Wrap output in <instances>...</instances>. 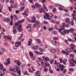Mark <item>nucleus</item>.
Here are the masks:
<instances>
[{
	"label": "nucleus",
	"mask_w": 76,
	"mask_h": 76,
	"mask_svg": "<svg viewBox=\"0 0 76 76\" xmlns=\"http://www.w3.org/2000/svg\"><path fill=\"white\" fill-rule=\"evenodd\" d=\"M45 15L46 16H45V15H44V18L45 19H48V20H49V19H50V15H48V13H45Z\"/></svg>",
	"instance_id": "obj_5"
},
{
	"label": "nucleus",
	"mask_w": 76,
	"mask_h": 76,
	"mask_svg": "<svg viewBox=\"0 0 76 76\" xmlns=\"http://www.w3.org/2000/svg\"><path fill=\"white\" fill-rule=\"evenodd\" d=\"M57 10L55 8H54V10H53V12L55 13V12H56Z\"/></svg>",
	"instance_id": "obj_42"
},
{
	"label": "nucleus",
	"mask_w": 76,
	"mask_h": 76,
	"mask_svg": "<svg viewBox=\"0 0 76 76\" xmlns=\"http://www.w3.org/2000/svg\"><path fill=\"white\" fill-rule=\"evenodd\" d=\"M10 71H12V72H15V69H10Z\"/></svg>",
	"instance_id": "obj_37"
},
{
	"label": "nucleus",
	"mask_w": 76,
	"mask_h": 76,
	"mask_svg": "<svg viewBox=\"0 0 76 76\" xmlns=\"http://www.w3.org/2000/svg\"><path fill=\"white\" fill-rule=\"evenodd\" d=\"M32 28H30V29L29 30V32H32Z\"/></svg>",
	"instance_id": "obj_57"
},
{
	"label": "nucleus",
	"mask_w": 76,
	"mask_h": 76,
	"mask_svg": "<svg viewBox=\"0 0 76 76\" xmlns=\"http://www.w3.org/2000/svg\"><path fill=\"white\" fill-rule=\"evenodd\" d=\"M69 71H73L74 70V69L73 68H70L69 69Z\"/></svg>",
	"instance_id": "obj_44"
},
{
	"label": "nucleus",
	"mask_w": 76,
	"mask_h": 76,
	"mask_svg": "<svg viewBox=\"0 0 76 76\" xmlns=\"http://www.w3.org/2000/svg\"><path fill=\"white\" fill-rule=\"evenodd\" d=\"M6 20L7 23H9L10 22V19L9 18H7L6 19Z\"/></svg>",
	"instance_id": "obj_30"
},
{
	"label": "nucleus",
	"mask_w": 76,
	"mask_h": 76,
	"mask_svg": "<svg viewBox=\"0 0 76 76\" xmlns=\"http://www.w3.org/2000/svg\"><path fill=\"white\" fill-rule=\"evenodd\" d=\"M10 18L12 20H13V15H11L10 16Z\"/></svg>",
	"instance_id": "obj_45"
},
{
	"label": "nucleus",
	"mask_w": 76,
	"mask_h": 76,
	"mask_svg": "<svg viewBox=\"0 0 76 76\" xmlns=\"http://www.w3.org/2000/svg\"><path fill=\"white\" fill-rule=\"evenodd\" d=\"M53 34H54L55 35H56V31H53Z\"/></svg>",
	"instance_id": "obj_51"
},
{
	"label": "nucleus",
	"mask_w": 76,
	"mask_h": 76,
	"mask_svg": "<svg viewBox=\"0 0 76 76\" xmlns=\"http://www.w3.org/2000/svg\"><path fill=\"white\" fill-rule=\"evenodd\" d=\"M36 40L37 41V42L39 43V44L41 43V41H40V39H36Z\"/></svg>",
	"instance_id": "obj_20"
},
{
	"label": "nucleus",
	"mask_w": 76,
	"mask_h": 76,
	"mask_svg": "<svg viewBox=\"0 0 76 76\" xmlns=\"http://www.w3.org/2000/svg\"><path fill=\"white\" fill-rule=\"evenodd\" d=\"M60 61L61 63H63V60H62V59L61 58L60 59Z\"/></svg>",
	"instance_id": "obj_55"
},
{
	"label": "nucleus",
	"mask_w": 76,
	"mask_h": 76,
	"mask_svg": "<svg viewBox=\"0 0 76 76\" xmlns=\"http://www.w3.org/2000/svg\"><path fill=\"white\" fill-rule=\"evenodd\" d=\"M61 34L62 35H65L66 34V33H65L64 31L62 32L61 33Z\"/></svg>",
	"instance_id": "obj_23"
},
{
	"label": "nucleus",
	"mask_w": 76,
	"mask_h": 76,
	"mask_svg": "<svg viewBox=\"0 0 76 76\" xmlns=\"http://www.w3.org/2000/svg\"><path fill=\"white\" fill-rule=\"evenodd\" d=\"M52 43L54 45H56L57 44V42L56 41H52Z\"/></svg>",
	"instance_id": "obj_33"
},
{
	"label": "nucleus",
	"mask_w": 76,
	"mask_h": 76,
	"mask_svg": "<svg viewBox=\"0 0 76 76\" xmlns=\"http://www.w3.org/2000/svg\"><path fill=\"white\" fill-rule=\"evenodd\" d=\"M53 38L54 40H56V39H58V38L56 37H54Z\"/></svg>",
	"instance_id": "obj_60"
},
{
	"label": "nucleus",
	"mask_w": 76,
	"mask_h": 76,
	"mask_svg": "<svg viewBox=\"0 0 76 76\" xmlns=\"http://www.w3.org/2000/svg\"><path fill=\"white\" fill-rule=\"evenodd\" d=\"M68 41H70V42H72V39L71 38H69L68 39Z\"/></svg>",
	"instance_id": "obj_46"
},
{
	"label": "nucleus",
	"mask_w": 76,
	"mask_h": 76,
	"mask_svg": "<svg viewBox=\"0 0 76 76\" xmlns=\"http://www.w3.org/2000/svg\"><path fill=\"white\" fill-rule=\"evenodd\" d=\"M32 48L34 50H35L36 49V47H35V46H32Z\"/></svg>",
	"instance_id": "obj_53"
},
{
	"label": "nucleus",
	"mask_w": 76,
	"mask_h": 76,
	"mask_svg": "<svg viewBox=\"0 0 76 76\" xmlns=\"http://www.w3.org/2000/svg\"><path fill=\"white\" fill-rule=\"evenodd\" d=\"M25 66H26V65L25 64L23 65L22 66V69H24V68H25Z\"/></svg>",
	"instance_id": "obj_54"
},
{
	"label": "nucleus",
	"mask_w": 76,
	"mask_h": 76,
	"mask_svg": "<svg viewBox=\"0 0 76 76\" xmlns=\"http://www.w3.org/2000/svg\"><path fill=\"white\" fill-rule=\"evenodd\" d=\"M49 70L50 73H53V70H51V68H49Z\"/></svg>",
	"instance_id": "obj_41"
},
{
	"label": "nucleus",
	"mask_w": 76,
	"mask_h": 76,
	"mask_svg": "<svg viewBox=\"0 0 76 76\" xmlns=\"http://www.w3.org/2000/svg\"><path fill=\"white\" fill-rule=\"evenodd\" d=\"M58 9H59V10H63V8H62L60 7H59L58 8Z\"/></svg>",
	"instance_id": "obj_63"
},
{
	"label": "nucleus",
	"mask_w": 76,
	"mask_h": 76,
	"mask_svg": "<svg viewBox=\"0 0 76 76\" xmlns=\"http://www.w3.org/2000/svg\"><path fill=\"white\" fill-rule=\"evenodd\" d=\"M36 23L34 24L33 25V27H34V28H35L36 27V26L38 25V24H39V23Z\"/></svg>",
	"instance_id": "obj_19"
},
{
	"label": "nucleus",
	"mask_w": 76,
	"mask_h": 76,
	"mask_svg": "<svg viewBox=\"0 0 76 76\" xmlns=\"http://www.w3.org/2000/svg\"><path fill=\"white\" fill-rule=\"evenodd\" d=\"M63 62L64 65H66V63L64 61H63Z\"/></svg>",
	"instance_id": "obj_62"
},
{
	"label": "nucleus",
	"mask_w": 76,
	"mask_h": 76,
	"mask_svg": "<svg viewBox=\"0 0 76 76\" xmlns=\"http://www.w3.org/2000/svg\"><path fill=\"white\" fill-rule=\"evenodd\" d=\"M60 30H61V32L62 31L64 30V26L62 27L60 29Z\"/></svg>",
	"instance_id": "obj_29"
},
{
	"label": "nucleus",
	"mask_w": 76,
	"mask_h": 76,
	"mask_svg": "<svg viewBox=\"0 0 76 76\" xmlns=\"http://www.w3.org/2000/svg\"><path fill=\"white\" fill-rule=\"evenodd\" d=\"M45 66H47V67H48V66H49V64H48V62H45Z\"/></svg>",
	"instance_id": "obj_28"
},
{
	"label": "nucleus",
	"mask_w": 76,
	"mask_h": 76,
	"mask_svg": "<svg viewBox=\"0 0 76 76\" xmlns=\"http://www.w3.org/2000/svg\"><path fill=\"white\" fill-rule=\"evenodd\" d=\"M20 4V5H21V6H23V5H24L25 4H24V3H23V2H21Z\"/></svg>",
	"instance_id": "obj_52"
},
{
	"label": "nucleus",
	"mask_w": 76,
	"mask_h": 76,
	"mask_svg": "<svg viewBox=\"0 0 76 76\" xmlns=\"http://www.w3.org/2000/svg\"><path fill=\"white\" fill-rule=\"evenodd\" d=\"M54 61V60L53 59H51L50 60V63L51 64H53V62Z\"/></svg>",
	"instance_id": "obj_38"
},
{
	"label": "nucleus",
	"mask_w": 76,
	"mask_h": 76,
	"mask_svg": "<svg viewBox=\"0 0 76 76\" xmlns=\"http://www.w3.org/2000/svg\"><path fill=\"white\" fill-rule=\"evenodd\" d=\"M15 26H13V33L14 34H16V33L17 32V31H16V28H15Z\"/></svg>",
	"instance_id": "obj_10"
},
{
	"label": "nucleus",
	"mask_w": 76,
	"mask_h": 76,
	"mask_svg": "<svg viewBox=\"0 0 76 76\" xmlns=\"http://www.w3.org/2000/svg\"><path fill=\"white\" fill-rule=\"evenodd\" d=\"M62 52L63 54H66V53H67V51H66L65 50H62Z\"/></svg>",
	"instance_id": "obj_27"
},
{
	"label": "nucleus",
	"mask_w": 76,
	"mask_h": 76,
	"mask_svg": "<svg viewBox=\"0 0 76 76\" xmlns=\"http://www.w3.org/2000/svg\"><path fill=\"white\" fill-rule=\"evenodd\" d=\"M23 21H24V20H20L18 21V23H15V26L16 28H18V27L19 26V27L18 28V30L20 32H21V30H22V28H20V27H22V25L20 24L21 23H23Z\"/></svg>",
	"instance_id": "obj_1"
},
{
	"label": "nucleus",
	"mask_w": 76,
	"mask_h": 76,
	"mask_svg": "<svg viewBox=\"0 0 76 76\" xmlns=\"http://www.w3.org/2000/svg\"><path fill=\"white\" fill-rule=\"evenodd\" d=\"M15 69H16L17 73H18V75L19 76L21 74L20 73V70H19V67L17 66L16 68H15Z\"/></svg>",
	"instance_id": "obj_6"
},
{
	"label": "nucleus",
	"mask_w": 76,
	"mask_h": 76,
	"mask_svg": "<svg viewBox=\"0 0 76 76\" xmlns=\"http://www.w3.org/2000/svg\"><path fill=\"white\" fill-rule=\"evenodd\" d=\"M35 6L37 8H39V7H41V4H39L38 3H36L35 4Z\"/></svg>",
	"instance_id": "obj_9"
},
{
	"label": "nucleus",
	"mask_w": 76,
	"mask_h": 76,
	"mask_svg": "<svg viewBox=\"0 0 76 76\" xmlns=\"http://www.w3.org/2000/svg\"><path fill=\"white\" fill-rule=\"evenodd\" d=\"M55 29H56V30H58L59 33H61V30L60 29L58 28L55 27Z\"/></svg>",
	"instance_id": "obj_16"
},
{
	"label": "nucleus",
	"mask_w": 76,
	"mask_h": 76,
	"mask_svg": "<svg viewBox=\"0 0 76 76\" xmlns=\"http://www.w3.org/2000/svg\"><path fill=\"white\" fill-rule=\"evenodd\" d=\"M24 9H25V7H21L20 8V10H23Z\"/></svg>",
	"instance_id": "obj_35"
},
{
	"label": "nucleus",
	"mask_w": 76,
	"mask_h": 76,
	"mask_svg": "<svg viewBox=\"0 0 76 76\" xmlns=\"http://www.w3.org/2000/svg\"><path fill=\"white\" fill-rule=\"evenodd\" d=\"M32 42V39H30L29 41L28 42V46H31V42Z\"/></svg>",
	"instance_id": "obj_12"
},
{
	"label": "nucleus",
	"mask_w": 76,
	"mask_h": 76,
	"mask_svg": "<svg viewBox=\"0 0 76 76\" xmlns=\"http://www.w3.org/2000/svg\"><path fill=\"white\" fill-rule=\"evenodd\" d=\"M68 50H68V51L69 53H71L72 52V50H70V49L68 48Z\"/></svg>",
	"instance_id": "obj_34"
},
{
	"label": "nucleus",
	"mask_w": 76,
	"mask_h": 76,
	"mask_svg": "<svg viewBox=\"0 0 76 76\" xmlns=\"http://www.w3.org/2000/svg\"><path fill=\"white\" fill-rule=\"evenodd\" d=\"M0 66L1 67L0 68L1 70H2L0 72L1 73V74H3V75H5V72H6V71L5 69H3V64H0Z\"/></svg>",
	"instance_id": "obj_2"
},
{
	"label": "nucleus",
	"mask_w": 76,
	"mask_h": 76,
	"mask_svg": "<svg viewBox=\"0 0 76 76\" xmlns=\"http://www.w3.org/2000/svg\"><path fill=\"white\" fill-rule=\"evenodd\" d=\"M32 20H31V22L32 23H39V22L38 21L36 20V17L35 16H33L32 17Z\"/></svg>",
	"instance_id": "obj_3"
},
{
	"label": "nucleus",
	"mask_w": 76,
	"mask_h": 76,
	"mask_svg": "<svg viewBox=\"0 0 76 76\" xmlns=\"http://www.w3.org/2000/svg\"><path fill=\"white\" fill-rule=\"evenodd\" d=\"M35 53H37V54H39V51H34Z\"/></svg>",
	"instance_id": "obj_43"
},
{
	"label": "nucleus",
	"mask_w": 76,
	"mask_h": 76,
	"mask_svg": "<svg viewBox=\"0 0 76 76\" xmlns=\"http://www.w3.org/2000/svg\"><path fill=\"white\" fill-rule=\"evenodd\" d=\"M39 51H41V52H44V49H42L41 48H39Z\"/></svg>",
	"instance_id": "obj_25"
},
{
	"label": "nucleus",
	"mask_w": 76,
	"mask_h": 76,
	"mask_svg": "<svg viewBox=\"0 0 76 76\" xmlns=\"http://www.w3.org/2000/svg\"><path fill=\"white\" fill-rule=\"evenodd\" d=\"M63 25L64 26H65V27H66V28H68V27H69V26H70L69 25H68V24L66 25V24H65V23H63Z\"/></svg>",
	"instance_id": "obj_17"
},
{
	"label": "nucleus",
	"mask_w": 76,
	"mask_h": 76,
	"mask_svg": "<svg viewBox=\"0 0 76 76\" xmlns=\"http://www.w3.org/2000/svg\"><path fill=\"white\" fill-rule=\"evenodd\" d=\"M12 37L11 36L8 35L7 36L6 39H7L10 40V39H12Z\"/></svg>",
	"instance_id": "obj_13"
},
{
	"label": "nucleus",
	"mask_w": 76,
	"mask_h": 76,
	"mask_svg": "<svg viewBox=\"0 0 76 76\" xmlns=\"http://www.w3.org/2000/svg\"><path fill=\"white\" fill-rule=\"evenodd\" d=\"M64 31L65 32V33H68L69 32V31L68 30H64Z\"/></svg>",
	"instance_id": "obj_49"
},
{
	"label": "nucleus",
	"mask_w": 76,
	"mask_h": 76,
	"mask_svg": "<svg viewBox=\"0 0 76 76\" xmlns=\"http://www.w3.org/2000/svg\"><path fill=\"white\" fill-rule=\"evenodd\" d=\"M13 16H14V18L15 19V20H18V17H17V16L15 14Z\"/></svg>",
	"instance_id": "obj_18"
},
{
	"label": "nucleus",
	"mask_w": 76,
	"mask_h": 76,
	"mask_svg": "<svg viewBox=\"0 0 76 76\" xmlns=\"http://www.w3.org/2000/svg\"><path fill=\"white\" fill-rule=\"evenodd\" d=\"M10 2L12 4H13L14 3V1H13V0H11Z\"/></svg>",
	"instance_id": "obj_50"
},
{
	"label": "nucleus",
	"mask_w": 76,
	"mask_h": 76,
	"mask_svg": "<svg viewBox=\"0 0 76 76\" xmlns=\"http://www.w3.org/2000/svg\"><path fill=\"white\" fill-rule=\"evenodd\" d=\"M69 46H71V47H72V46H73V47H75V45L73 44H71V45H69Z\"/></svg>",
	"instance_id": "obj_61"
},
{
	"label": "nucleus",
	"mask_w": 76,
	"mask_h": 76,
	"mask_svg": "<svg viewBox=\"0 0 76 76\" xmlns=\"http://www.w3.org/2000/svg\"><path fill=\"white\" fill-rule=\"evenodd\" d=\"M12 24H13V22L12 21H11L10 23V25H12Z\"/></svg>",
	"instance_id": "obj_64"
},
{
	"label": "nucleus",
	"mask_w": 76,
	"mask_h": 76,
	"mask_svg": "<svg viewBox=\"0 0 76 76\" xmlns=\"http://www.w3.org/2000/svg\"><path fill=\"white\" fill-rule=\"evenodd\" d=\"M55 69L58 72H59V71H60V68H59V67H58V66H55Z\"/></svg>",
	"instance_id": "obj_14"
},
{
	"label": "nucleus",
	"mask_w": 76,
	"mask_h": 76,
	"mask_svg": "<svg viewBox=\"0 0 76 76\" xmlns=\"http://www.w3.org/2000/svg\"><path fill=\"white\" fill-rule=\"evenodd\" d=\"M32 8H33V9H35V6L34 5H32Z\"/></svg>",
	"instance_id": "obj_59"
},
{
	"label": "nucleus",
	"mask_w": 76,
	"mask_h": 76,
	"mask_svg": "<svg viewBox=\"0 0 76 76\" xmlns=\"http://www.w3.org/2000/svg\"><path fill=\"white\" fill-rule=\"evenodd\" d=\"M75 66V64H74V63L73 62L70 63V67H73V66Z\"/></svg>",
	"instance_id": "obj_15"
},
{
	"label": "nucleus",
	"mask_w": 76,
	"mask_h": 76,
	"mask_svg": "<svg viewBox=\"0 0 76 76\" xmlns=\"http://www.w3.org/2000/svg\"><path fill=\"white\" fill-rule=\"evenodd\" d=\"M65 42L68 45H69V43L68 42V40H67L66 39L65 40Z\"/></svg>",
	"instance_id": "obj_39"
},
{
	"label": "nucleus",
	"mask_w": 76,
	"mask_h": 76,
	"mask_svg": "<svg viewBox=\"0 0 76 76\" xmlns=\"http://www.w3.org/2000/svg\"><path fill=\"white\" fill-rule=\"evenodd\" d=\"M74 30V29L73 28H71V29L69 30V31L70 32H71V33H72Z\"/></svg>",
	"instance_id": "obj_26"
},
{
	"label": "nucleus",
	"mask_w": 76,
	"mask_h": 76,
	"mask_svg": "<svg viewBox=\"0 0 76 76\" xmlns=\"http://www.w3.org/2000/svg\"><path fill=\"white\" fill-rule=\"evenodd\" d=\"M57 65L58 66H59L60 69L61 70V72H63L64 70V68L65 67V66L63 64L61 65L60 63H58L57 64Z\"/></svg>",
	"instance_id": "obj_4"
},
{
	"label": "nucleus",
	"mask_w": 76,
	"mask_h": 76,
	"mask_svg": "<svg viewBox=\"0 0 76 76\" xmlns=\"http://www.w3.org/2000/svg\"><path fill=\"white\" fill-rule=\"evenodd\" d=\"M39 72L38 71L36 72V75H39Z\"/></svg>",
	"instance_id": "obj_56"
},
{
	"label": "nucleus",
	"mask_w": 76,
	"mask_h": 76,
	"mask_svg": "<svg viewBox=\"0 0 76 76\" xmlns=\"http://www.w3.org/2000/svg\"><path fill=\"white\" fill-rule=\"evenodd\" d=\"M72 26H73V25H74V21L73 20H72Z\"/></svg>",
	"instance_id": "obj_48"
},
{
	"label": "nucleus",
	"mask_w": 76,
	"mask_h": 76,
	"mask_svg": "<svg viewBox=\"0 0 76 76\" xmlns=\"http://www.w3.org/2000/svg\"><path fill=\"white\" fill-rule=\"evenodd\" d=\"M8 9L10 12H12V10H11V7H8Z\"/></svg>",
	"instance_id": "obj_40"
},
{
	"label": "nucleus",
	"mask_w": 76,
	"mask_h": 76,
	"mask_svg": "<svg viewBox=\"0 0 76 76\" xmlns=\"http://www.w3.org/2000/svg\"><path fill=\"white\" fill-rule=\"evenodd\" d=\"M44 67H45V68H44V69L43 70H44V71H45V72H47V70H48V68H47L45 67V66H44Z\"/></svg>",
	"instance_id": "obj_24"
},
{
	"label": "nucleus",
	"mask_w": 76,
	"mask_h": 76,
	"mask_svg": "<svg viewBox=\"0 0 76 76\" xmlns=\"http://www.w3.org/2000/svg\"><path fill=\"white\" fill-rule=\"evenodd\" d=\"M72 61L73 62H74V63H75V64H76V58L75 59V60H74L73 59H72L71 60V59L69 60V62H70V63H72Z\"/></svg>",
	"instance_id": "obj_11"
},
{
	"label": "nucleus",
	"mask_w": 76,
	"mask_h": 76,
	"mask_svg": "<svg viewBox=\"0 0 76 76\" xmlns=\"http://www.w3.org/2000/svg\"><path fill=\"white\" fill-rule=\"evenodd\" d=\"M10 63V61H7L6 63H5L4 62V64L5 65H7V64H9Z\"/></svg>",
	"instance_id": "obj_22"
},
{
	"label": "nucleus",
	"mask_w": 76,
	"mask_h": 76,
	"mask_svg": "<svg viewBox=\"0 0 76 76\" xmlns=\"http://www.w3.org/2000/svg\"><path fill=\"white\" fill-rule=\"evenodd\" d=\"M2 51L4 53H5L6 51V50L4 48H2Z\"/></svg>",
	"instance_id": "obj_47"
},
{
	"label": "nucleus",
	"mask_w": 76,
	"mask_h": 76,
	"mask_svg": "<svg viewBox=\"0 0 76 76\" xmlns=\"http://www.w3.org/2000/svg\"><path fill=\"white\" fill-rule=\"evenodd\" d=\"M66 69H64V70L63 71V73H66Z\"/></svg>",
	"instance_id": "obj_58"
},
{
	"label": "nucleus",
	"mask_w": 76,
	"mask_h": 76,
	"mask_svg": "<svg viewBox=\"0 0 76 76\" xmlns=\"http://www.w3.org/2000/svg\"><path fill=\"white\" fill-rule=\"evenodd\" d=\"M29 54L31 57H33V56H34L33 53L32 52H30L29 53Z\"/></svg>",
	"instance_id": "obj_31"
},
{
	"label": "nucleus",
	"mask_w": 76,
	"mask_h": 76,
	"mask_svg": "<svg viewBox=\"0 0 76 76\" xmlns=\"http://www.w3.org/2000/svg\"><path fill=\"white\" fill-rule=\"evenodd\" d=\"M42 8H39V13H41L42 12Z\"/></svg>",
	"instance_id": "obj_21"
},
{
	"label": "nucleus",
	"mask_w": 76,
	"mask_h": 76,
	"mask_svg": "<svg viewBox=\"0 0 76 76\" xmlns=\"http://www.w3.org/2000/svg\"><path fill=\"white\" fill-rule=\"evenodd\" d=\"M20 45H21V42H17L15 43V45L16 47H18Z\"/></svg>",
	"instance_id": "obj_8"
},
{
	"label": "nucleus",
	"mask_w": 76,
	"mask_h": 76,
	"mask_svg": "<svg viewBox=\"0 0 76 76\" xmlns=\"http://www.w3.org/2000/svg\"><path fill=\"white\" fill-rule=\"evenodd\" d=\"M16 64L19 66H20L21 64L20 63V62L19 61H18V62Z\"/></svg>",
	"instance_id": "obj_32"
},
{
	"label": "nucleus",
	"mask_w": 76,
	"mask_h": 76,
	"mask_svg": "<svg viewBox=\"0 0 76 76\" xmlns=\"http://www.w3.org/2000/svg\"><path fill=\"white\" fill-rule=\"evenodd\" d=\"M50 51L51 52V53H55V50L52 49H50Z\"/></svg>",
	"instance_id": "obj_36"
},
{
	"label": "nucleus",
	"mask_w": 76,
	"mask_h": 76,
	"mask_svg": "<svg viewBox=\"0 0 76 76\" xmlns=\"http://www.w3.org/2000/svg\"><path fill=\"white\" fill-rule=\"evenodd\" d=\"M42 58L46 61H50V58L48 57H46L45 56H43L42 57Z\"/></svg>",
	"instance_id": "obj_7"
}]
</instances>
